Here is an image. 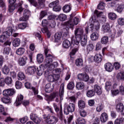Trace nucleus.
<instances>
[{
	"instance_id": "774afa93",
	"label": "nucleus",
	"mask_w": 124,
	"mask_h": 124,
	"mask_svg": "<svg viewBox=\"0 0 124 124\" xmlns=\"http://www.w3.org/2000/svg\"><path fill=\"white\" fill-rule=\"evenodd\" d=\"M58 66V62H54L53 63H52L51 65H50L49 68H50L51 70L52 69H54L55 67H57Z\"/></svg>"
},
{
	"instance_id": "423d86ee",
	"label": "nucleus",
	"mask_w": 124,
	"mask_h": 124,
	"mask_svg": "<svg viewBox=\"0 0 124 124\" xmlns=\"http://www.w3.org/2000/svg\"><path fill=\"white\" fill-rule=\"evenodd\" d=\"M53 105L55 112L57 113V116L58 118H59L61 121H62L63 119V114H62V105H61L60 108L55 103H53Z\"/></svg>"
},
{
	"instance_id": "4c0bfd02",
	"label": "nucleus",
	"mask_w": 124,
	"mask_h": 124,
	"mask_svg": "<svg viewBox=\"0 0 124 124\" xmlns=\"http://www.w3.org/2000/svg\"><path fill=\"white\" fill-rule=\"evenodd\" d=\"M18 63L19 65L23 66L26 64V58L24 57H20L18 60Z\"/></svg>"
},
{
	"instance_id": "f3484780",
	"label": "nucleus",
	"mask_w": 124,
	"mask_h": 124,
	"mask_svg": "<svg viewBox=\"0 0 124 124\" xmlns=\"http://www.w3.org/2000/svg\"><path fill=\"white\" fill-rule=\"evenodd\" d=\"M54 90V85H51V83H47L46 85L45 91L46 93H51Z\"/></svg>"
},
{
	"instance_id": "3c124183",
	"label": "nucleus",
	"mask_w": 124,
	"mask_h": 124,
	"mask_svg": "<svg viewBox=\"0 0 124 124\" xmlns=\"http://www.w3.org/2000/svg\"><path fill=\"white\" fill-rule=\"evenodd\" d=\"M47 15V11H42L40 14L39 19L42 20L43 19L45 16Z\"/></svg>"
},
{
	"instance_id": "0e129e2a",
	"label": "nucleus",
	"mask_w": 124,
	"mask_h": 124,
	"mask_svg": "<svg viewBox=\"0 0 124 124\" xmlns=\"http://www.w3.org/2000/svg\"><path fill=\"white\" fill-rule=\"evenodd\" d=\"M23 15L26 17H28V18H29L31 15V11H30L29 10H25L24 11Z\"/></svg>"
},
{
	"instance_id": "a18cd8bd",
	"label": "nucleus",
	"mask_w": 124,
	"mask_h": 124,
	"mask_svg": "<svg viewBox=\"0 0 124 124\" xmlns=\"http://www.w3.org/2000/svg\"><path fill=\"white\" fill-rule=\"evenodd\" d=\"M105 89L106 91H110L112 89V83L110 82L107 81L106 82Z\"/></svg>"
},
{
	"instance_id": "69168bd1",
	"label": "nucleus",
	"mask_w": 124,
	"mask_h": 124,
	"mask_svg": "<svg viewBox=\"0 0 124 124\" xmlns=\"http://www.w3.org/2000/svg\"><path fill=\"white\" fill-rule=\"evenodd\" d=\"M33 121L36 124H40V123L41 122V118L37 116H35V119Z\"/></svg>"
},
{
	"instance_id": "ddd939ff",
	"label": "nucleus",
	"mask_w": 124,
	"mask_h": 124,
	"mask_svg": "<svg viewBox=\"0 0 124 124\" xmlns=\"http://www.w3.org/2000/svg\"><path fill=\"white\" fill-rule=\"evenodd\" d=\"M23 99H24V96L22 94L18 95L16 102L15 103V105L16 107L21 105L22 104V102L23 101Z\"/></svg>"
},
{
	"instance_id": "9d476101",
	"label": "nucleus",
	"mask_w": 124,
	"mask_h": 124,
	"mask_svg": "<svg viewBox=\"0 0 124 124\" xmlns=\"http://www.w3.org/2000/svg\"><path fill=\"white\" fill-rule=\"evenodd\" d=\"M13 65L11 64H9L7 65H5L2 68V72L5 75H7L9 72H10V69L13 67Z\"/></svg>"
},
{
	"instance_id": "c03bdc74",
	"label": "nucleus",
	"mask_w": 124,
	"mask_h": 124,
	"mask_svg": "<svg viewBox=\"0 0 124 124\" xmlns=\"http://www.w3.org/2000/svg\"><path fill=\"white\" fill-rule=\"evenodd\" d=\"M116 78L118 80H124V72H121L118 73Z\"/></svg>"
},
{
	"instance_id": "473e14b6",
	"label": "nucleus",
	"mask_w": 124,
	"mask_h": 124,
	"mask_svg": "<svg viewBox=\"0 0 124 124\" xmlns=\"http://www.w3.org/2000/svg\"><path fill=\"white\" fill-rule=\"evenodd\" d=\"M27 28V23H22L18 24L17 27H16V30H25Z\"/></svg>"
},
{
	"instance_id": "c756f323",
	"label": "nucleus",
	"mask_w": 124,
	"mask_h": 124,
	"mask_svg": "<svg viewBox=\"0 0 124 124\" xmlns=\"http://www.w3.org/2000/svg\"><path fill=\"white\" fill-rule=\"evenodd\" d=\"M20 43H21V40L18 38H15L13 41V45L14 47H18L20 45Z\"/></svg>"
},
{
	"instance_id": "680f3d73",
	"label": "nucleus",
	"mask_w": 124,
	"mask_h": 124,
	"mask_svg": "<svg viewBox=\"0 0 124 124\" xmlns=\"http://www.w3.org/2000/svg\"><path fill=\"white\" fill-rule=\"evenodd\" d=\"M113 66L116 70H118L119 68H121V64H120V63H119V62H114L113 64Z\"/></svg>"
},
{
	"instance_id": "2eb2a0df",
	"label": "nucleus",
	"mask_w": 124,
	"mask_h": 124,
	"mask_svg": "<svg viewBox=\"0 0 124 124\" xmlns=\"http://www.w3.org/2000/svg\"><path fill=\"white\" fill-rule=\"evenodd\" d=\"M14 31V28H13V27H8L5 29V31H4L3 33L4 34L8 35V36H10V35H12V33H13Z\"/></svg>"
},
{
	"instance_id": "2f4dec72",
	"label": "nucleus",
	"mask_w": 124,
	"mask_h": 124,
	"mask_svg": "<svg viewBox=\"0 0 124 124\" xmlns=\"http://www.w3.org/2000/svg\"><path fill=\"white\" fill-rule=\"evenodd\" d=\"M76 87L78 90H83L85 88V84L83 82H78L77 83Z\"/></svg>"
},
{
	"instance_id": "09e8293b",
	"label": "nucleus",
	"mask_w": 124,
	"mask_h": 124,
	"mask_svg": "<svg viewBox=\"0 0 124 124\" xmlns=\"http://www.w3.org/2000/svg\"><path fill=\"white\" fill-rule=\"evenodd\" d=\"M108 18L110 20H115L117 18V15L114 13H109L108 14Z\"/></svg>"
},
{
	"instance_id": "79ce46f5",
	"label": "nucleus",
	"mask_w": 124,
	"mask_h": 124,
	"mask_svg": "<svg viewBox=\"0 0 124 124\" xmlns=\"http://www.w3.org/2000/svg\"><path fill=\"white\" fill-rule=\"evenodd\" d=\"M95 92L93 90H89L86 93V95L88 97H93L94 96Z\"/></svg>"
},
{
	"instance_id": "a19ab883",
	"label": "nucleus",
	"mask_w": 124,
	"mask_h": 124,
	"mask_svg": "<svg viewBox=\"0 0 124 124\" xmlns=\"http://www.w3.org/2000/svg\"><path fill=\"white\" fill-rule=\"evenodd\" d=\"M75 64L77 66H82L83 65V60L81 58L77 59L75 61Z\"/></svg>"
},
{
	"instance_id": "412c9836",
	"label": "nucleus",
	"mask_w": 124,
	"mask_h": 124,
	"mask_svg": "<svg viewBox=\"0 0 124 124\" xmlns=\"http://www.w3.org/2000/svg\"><path fill=\"white\" fill-rule=\"evenodd\" d=\"M108 120V115L107 113L104 112L100 116V121L102 123H106Z\"/></svg>"
},
{
	"instance_id": "8fccbe9b",
	"label": "nucleus",
	"mask_w": 124,
	"mask_h": 124,
	"mask_svg": "<svg viewBox=\"0 0 124 124\" xmlns=\"http://www.w3.org/2000/svg\"><path fill=\"white\" fill-rule=\"evenodd\" d=\"M75 87V85H74V82L71 81L68 84L67 86V89L68 90H73Z\"/></svg>"
},
{
	"instance_id": "f704fd0d",
	"label": "nucleus",
	"mask_w": 124,
	"mask_h": 124,
	"mask_svg": "<svg viewBox=\"0 0 124 124\" xmlns=\"http://www.w3.org/2000/svg\"><path fill=\"white\" fill-rule=\"evenodd\" d=\"M76 124H86V120L81 117H78L76 121Z\"/></svg>"
},
{
	"instance_id": "4d7b16f0",
	"label": "nucleus",
	"mask_w": 124,
	"mask_h": 124,
	"mask_svg": "<svg viewBox=\"0 0 124 124\" xmlns=\"http://www.w3.org/2000/svg\"><path fill=\"white\" fill-rule=\"evenodd\" d=\"M117 23L120 26L124 25V18H119L117 19Z\"/></svg>"
},
{
	"instance_id": "0eeeda50",
	"label": "nucleus",
	"mask_w": 124,
	"mask_h": 124,
	"mask_svg": "<svg viewBox=\"0 0 124 124\" xmlns=\"http://www.w3.org/2000/svg\"><path fill=\"white\" fill-rule=\"evenodd\" d=\"M78 79L79 81H85V82H88L89 79H90L89 76L86 73L78 74L77 76Z\"/></svg>"
},
{
	"instance_id": "6e6552de",
	"label": "nucleus",
	"mask_w": 124,
	"mask_h": 124,
	"mask_svg": "<svg viewBox=\"0 0 124 124\" xmlns=\"http://www.w3.org/2000/svg\"><path fill=\"white\" fill-rule=\"evenodd\" d=\"M79 22H80V19L78 17H75L74 18L69 21L68 25L70 28H72L74 27V26L78 25Z\"/></svg>"
},
{
	"instance_id": "f8f14e48",
	"label": "nucleus",
	"mask_w": 124,
	"mask_h": 124,
	"mask_svg": "<svg viewBox=\"0 0 124 124\" xmlns=\"http://www.w3.org/2000/svg\"><path fill=\"white\" fill-rule=\"evenodd\" d=\"M104 68L105 70L108 71V72H112L114 70V66L110 62L106 63L104 64Z\"/></svg>"
},
{
	"instance_id": "bb28decb",
	"label": "nucleus",
	"mask_w": 124,
	"mask_h": 124,
	"mask_svg": "<svg viewBox=\"0 0 124 124\" xmlns=\"http://www.w3.org/2000/svg\"><path fill=\"white\" fill-rule=\"evenodd\" d=\"M71 45V43H70V41L68 40H65L62 43V46L63 48H65V49L69 48Z\"/></svg>"
},
{
	"instance_id": "c9c22d12",
	"label": "nucleus",
	"mask_w": 124,
	"mask_h": 124,
	"mask_svg": "<svg viewBox=\"0 0 124 124\" xmlns=\"http://www.w3.org/2000/svg\"><path fill=\"white\" fill-rule=\"evenodd\" d=\"M37 61L39 63H41L44 61V57L42 54H38L37 55Z\"/></svg>"
},
{
	"instance_id": "de8ad7c7",
	"label": "nucleus",
	"mask_w": 124,
	"mask_h": 124,
	"mask_svg": "<svg viewBox=\"0 0 124 124\" xmlns=\"http://www.w3.org/2000/svg\"><path fill=\"white\" fill-rule=\"evenodd\" d=\"M124 9V5L123 4H120L117 8L116 11L118 12V13H122L123 12V10Z\"/></svg>"
},
{
	"instance_id": "4468645a",
	"label": "nucleus",
	"mask_w": 124,
	"mask_h": 124,
	"mask_svg": "<svg viewBox=\"0 0 124 124\" xmlns=\"http://www.w3.org/2000/svg\"><path fill=\"white\" fill-rule=\"evenodd\" d=\"M25 87L27 89H31L33 92L34 94H38V90L36 89L35 87H31V84L30 82H26L25 83Z\"/></svg>"
},
{
	"instance_id": "72a5a7b5",
	"label": "nucleus",
	"mask_w": 124,
	"mask_h": 124,
	"mask_svg": "<svg viewBox=\"0 0 124 124\" xmlns=\"http://www.w3.org/2000/svg\"><path fill=\"white\" fill-rule=\"evenodd\" d=\"M18 79L19 81H22V80H24L26 78V76H25V74L22 72H19L17 74Z\"/></svg>"
},
{
	"instance_id": "bf43d9fd",
	"label": "nucleus",
	"mask_w": 124,
	"mask_h": 124,
	"mask_svg": "<svg viewBox=\"0 0 124 124\" xmlns=\"http://www.w3.org/2000/svg\"><path fill=\"white\" fill-rule=\"evenodd\" d=\"M29 20V17L23 15V16L19 19L20 22H26Z\"/></svg>"
},
{
	"instance_id": "cd10ccee",
	"label": "nucleus",
	"mask_w": 124,
	"mask_h": 124,
	"mask_svg": "<svg viewBox=\"0 0 124 124\" xmlns=\"http://www.w3.org/2000/svg\"><path fill=\"white\" fill-rule=\"evenodd\" d=\"M25 51V48L19 47L16 50V55H18V56H22V55H24Z\"/></svg>"
},
{
	"instance_id": "5701e85b",
	"label": "nucleus",
	"mask_w": 124,
	"mask_h": 124,
	"mask_svg": "<svg viewBox=\"0 0 124 124\" xmlns=\"http://www.w3.org/2000/svg\"><path fill=\"white\" fill-rule=\"evenodd\" d=\"M61 38H62V33L58 32L54 35V42H60L61 41Z\"/></svg>"
},
{
	"instance_id": "6ab92c4d",
	"label": "nucleus",
	"mask_w": 124,
	"mask_h": 124,
	"mask_svg": "<svg viewBox=\"0 0 124 124\" xmlns=\"http://www.w3.org/2000/svg\"><path fill=\"white\" fill-rule=\"evenodd\" d=\"M102 58L101 54L98 53L96 54L93 57L94 61H95V62H97V63H99L102 61Z\"/></svg>"
},
{
	"instance_id": "9b49d317",
	"label": "nucleus",
	"mask_w": 124,
	"mask_h": 124,
	"mask_svg": "<svg viewBox=\"0 0 124 124\" xmlns=\"http://www.w3.org/2000/svg\"><path fill=\"white\" fill-rule=\"evenodd\" d=\"M63 94H64V84L62 83L60 86L59 95L60 97V101L62 102L63 99Z\"/></svg>"
},
{
	"instance_id": "393cba45",
	"label": "nucleus",
	"mask_w": 124,
	"mask_h": 124,
	"mask_svg": "<svg viewBox=\"0 0 124 124\" xmlns=\"http://www.w3.org/2000/svg\"><path fill=\"white\" fill-rule=\"evenodd\" d=\"M102 30L104 32H109V31H111L110 25L108 23H106L103 25Z\"/></svg>"
},
{
	"instance_id": "6e6d98bb",
	"label": "nucleus",
	"mask_w": 124,
	"mask_h": 124,
	"mask_svg": "<svg viewBox=\"0 0 124 124\" xmlns=\"http://www.w3.org/2000/svg\"><path fill=\"white\" fill-rule=\"evenodd\" d=\"M15 85L16 89H17V90H20V89H21L23 86V85L22 84V82L18 80L16 82Z\"/></svg>"
},
{
	"instance_id": "ea45409f",
	"label": "nucleus",
	"mask_w": 124,
	"mask_h": 124,
	"mask_svg": "<svg viewBox=\"0 0 124 124\" xmlns=\"http://www.w3.org/2000/svg\"><path fill=\"white\" fill-rule=\"evenodd\" d=\"M59 2H60V1L58 0L53 1L49 4V7H50V8H54L56 6H57L58 5H59Z\"/></svg>"
},
{
	"instance_id": "20e7f679",
	"label": "nucleus",
	"mask_w": 124,
	"mask_h": 124,
	"mask_svg": "<svg viewBox=\"0 0 124 124\" xmlns=\"http://www.w3.org/2000/svg\"><path fill=\"white\" fill-rule=\"evenodd\" d=\"M64 113L68 115L69 113H72L75 111V105L73 103L65 104L64 106Z\"/></svg>"
},
{
	"instance_id": "a878e982",
	"label": "nucleus",
	"mask_w": 124,
	"mask_h": 124,
	"mask_svg": "<svg viewBox=\"0 0 124 124\" xmlns=\"http://www.w3.org/2000/svg\"><path fill=\"white\" fill-rule=\"evenodd\" d=\"M5 83L8 86L9 85H12V83H13V80L12 79V78L11 77H6L5 78Z\"/></svg>"
},
{
	"instance_id": "b1692460",
	"label": "nucleus",
	"mask_w": 124,
	"mask_h": 124,
	"mask_svg": "<svg viewBox=\"0 0 124 124\" xmlns=\"http://www.w3.org/2000/svg\"><path fill=\"white\" fill-rule=\"evenodd\" d=\"M1 101L3 103L7 104V103H11V99L10 98L6 95L1 98Z\"/></svg>"
},
{
	"instance_id": "864d4df0",
	"label": "nucleus",
	"mask_w": 124,
	"mask_h": 124,
	"mask_svg": "<svg viewBox=\"0 0 124 124\" xmlns=\"http://www.w3.org/2000/svg\"><path fill=\"white\" fill-rule=\"evenodd\" d=\"M94 48V46H93V44H90L88 46H87V51L88 52H92Z\"/></svg>"
},
{
	"instance_id": "7ed1b4c3",
	"label": "nucleus",
	"mask_w": 124,
	"mask_h": 124,
	"mask_svg": "<svg viewBox=\"0 0 124 124\" xmlns=\"http://www.w3.org/2000/svg\"><path fill=\"white\" fill-rule=\"evenodd\" d=\"M43 118L47 124H56L59 122V118L55 115L47 116L46 114H44Z\"/></svg>"
},
{
	"instance_id": "7c9ffc66",
	"label": "nucleus",
	"mask_w": 124,
	"mask_h": 124,
	"mask_svg": "<svg viewBox=\"0 0 124 124\" xmlns=\"http://www.w3.org/2000/svg\"><path fill=\"white\" fill-rule=\"evenodd\" d=\"M78 106L79 109H84L86 107V103L83 100H80L78 101Z\"/></svg>"
},
{
	"instance_id": "e2e57ef3",
	"label": "nucleus",
	"mask_w": 124,
	"mask_h": 124,
	"mask_svg": "<svg viewBox=\"0 0 124 124\" xmlns=\"http://www.w3.org/2000/svg\"><path fill=\"white\" fill-rule=\"evenodd\" d=\"M68 100L71 102H73V103H75L77 100L76 97H75V96H70L68 97Z\"/></svg>"
},
{
	"instance_id": "f03ea898",
	"label": "nucleus",
	"mask_w": 124,
	"mask_h": 124,
	"mask_svg": "<svg viewBox=\"0 0 124 124\" xmlns=\"http://www.w3.org/2000/svg\"><path fill=\"white\" fill-rule=\"evenodd\" d=\"M45 77H47V81L49 82H55L60 78L59 75L53 74L51 71L46 70L44 74Z\"/></svg>"
},
{
	"instance_id": "a211bd4d",
	"label": "nucleus",
	"mask_w": 124,
	"mask_h": 124,
	"mask_svg": "<svg viewBox=\"0 0 124 124\" xmlns=\"http://www.w3.org/2000/svg\"><path fill=\"white\" fill-rule=\"evenodd\" d=\"M94 92L96 93L98 95H100L102 93V90H101V87L97 84L94 85Z\"/></svg>"
},
{
	"instance_id": "aec40b11",
	"label": "nucleus",
	"mask_w": 124,
	"mask_h": 124,
	"mask_svg": "<svg viewBox=\"0 0 124 124\" xmlns=\"http://www.w3.org/2000/svg\"><path fill=\"white\" fill-rule=\"evenodd\" d=\"M35 71H36V68L34 66L28 67L27 69V72L29 75L34 74Z\"/></svg>"
},
{
	"instance_id": "5fc2aeb1",
	"label": "nucleus",
	"mask_w": 124,
	"mask_h": 124,
	"mask_svg": "<svg viewBox=\"0 0 124 124\" xmlns=\"http://www.w3.org/2000/svg\"><path fill=\"white\" fill-rule=\"evenodd\" d=\"M67 18L66 15L64 14H61L59 16V19L60 21H65Z\"/></svg>"
},
{
	"instance_id": "e433bc0d",
	"label": "nucleus",
	"mask_w": 124,
	"mask_h": 124,
	"mask_svg": "<svg viewBox=\"0 0 124 124\" xmlns=\"http://www.w3.org/2000/svg\"><path fill=\"white\" fill-rule=\"evenodd\" d=\"M80 40L81 46L85 47L87 45V37L86 36H82V38H80Z\"/></svg>"
},
{
	"instance_id": "603ef678",
	"label": "nucleus",
	"mask_w": 124,
	"mask_h": 124,
	"mask_svg": "<svg viewBox=\"0 0 124 124\" xmlns=\"http://www.w3.org/2000/svg\"><path fill=\"white\" fill-rule=\"evenodd\" d=\"M98 9L100 10H103L105 8V4L104 2H101L97 6Z\"/></svg>"
},
{
	"instance_id": "052dcab7",
	"label": "nucleus",
	"mask_w": 124,
	"mask_h": 124,
	"mask_svg": "<svg viewBox=\"0 0 124 124\" xmlns=\"http://www.w3.org/2000/svg\"><path fill=\"white\" fill-rule=\"evenodd\" d=\"M123 122H124V118H118L115 121L114 124H121Z\"/></svg>"
},
{
	"instance_id": "39448f33",
	"label": "nucleus",
	"mask_w": 124,
	"mask_h": 124,
	"mask_svg": "<svg viewBox=\"0 0 124 124\" xmlns=\"http://www.w3.org/2000/svg\"><path fill=\"white\" fill-rule=\"evenodd\" d=\"M28 1L30 2L31 4L39 9L44 8L45 6L44 2H45V0H38V3L34 0H28Z\"/></svg>"
},
{
	"instance_id": "f257e3e1",
	"label": "nucleus",
	"mask_w": 124,
	"mask_h": 124,
	"mask_svg": "<svg viewBox=\"0 0 124 124\" xmlns=\"http://www.w3.org/2000/svg\"><path fill=\"white\" fill-rule=\"evenodd\" d=\"M84 31L81 28H78L75 31V35L76 37V41L75 40H72V44H76L78 45L81 41V38L84 36Z\"/></svg>"
},
{
	"instance_id": "dca6fc26",
	"label": "nucleus",
	"mask_w": 124,
	"mask_h": 124,
	"mask_svg": "<svg viewBox=\"0 0 124 124\" xmlns=\"http://www.w3.org/2000/svg\"><path fill=\"white\" fill-rule=\"evenodd\" d=\"M45 62V66L49 68L50 66H51L52 63H53V57L46 58Z\"/></svg>"
},
{
	"instance_id": "338daca9",
	"label": "nucleus",
	"mask_w": 124,
	"mask_h": 124,
	"mask_svg": "<svg viewBox=\"0 0 124 124\" xmlns=\"http://www.w3.org/2000/svg\"><path fill=\"white\" fill-rule=\"evenodd\" d=\"M49 25V22L47 20V19H44L42 22V27H47Z\"/></svg>"
},
{
	"instance_id": "c85d7f7f",
	"label": "nucleus",
	"mask_w": 124,
	"mask_h": 124,
	"mask_svg": "<svg viewBox=\"0 0 124 124\" xmlns=\"http://www.w3.org/2000/svg\"><path fill=\"white\" fill-rule=\"evenodd\" d=\"M44 66V65L41 64L39 66L38 68H37V74L39 76H41L43 74V67Z\"/></svg>"
},
{
	"instance_id": "13d9d810",
	"label": "nucleus",
	"mask_w": 124,
	"mask_h": 124,
	"mask_svg": "<svg viewBox=\"0 0 124 124\" xmlns=\"http://www.w3.org/2000/svg\"><path fill=\"white\" fill-rule=\"evenodd\" d=\"M78 47L73 49L72 51L70 53V57L72 58V56L76 54V52H78Z\"/></svg>"
},
{
	"instance_id": "49530a36",
	"label": "nucleus",
	"mask_w": 124,
	"mask_h": 124,
	"mask_svg": "<svg viewBox=\"0 0 124 124\" xmlns=\"http://www.w3.org/2000/svg\"><path fill=\"white\" fill-rule=\"evenodd\" d=\"M92 40L95 41L98 39V34L96 32L93 33L91 35Z\"/></svg>"
},
{
	"instance_id": "1a4fd4ad",
	"label": "nucleus",
	"mask_w": 124,
	"mask_h": 124,
	"mask_svg": "<svg viewBox=\"0 0 124 124\" xmlns=\"http://www.w3.org/2000/svg\"><path fill=\"white\" fill-rule=\"evenodd\" d=\"M16 93V91H15V89L13 88H10L8 89L4 90L3 91V95H13L15 93Z\"/></svg>"
},
{
	"instance_id": "58836bf2",
	"label": "nucleus",
	"mask_w": 124,
	"mask_h": 124,
	"mask_svg": "<svg viewBox=\"0 0 124 124\" xmlns=\"http://www.w3.org/2000/svg\"><path fill=\"white\" fill-rule=\"evenodd\" d=\"M62 10L63 12L68 13V12H70V10H71V7H70L69 5H65L62 8Z\"/></svg>"
},
{
	"instance_id": "37998d69",
	"label": "nucleus",
	"mask_w": 124,
	"mask_h": 124,
	"mask_svg": "<svg viewBox=\"0 0 124 124\" xmlns=\"http://www.w3.org/2000/svg\"><path fill=\"white\" fill-rule=\"evenodd\" d=\"M108 40L109 38H108V36H105L101 38V43L102 44H107V43H108Z\"/></svg>"
},
{
	"instance_id": "4be33fe9",
	"label": "nucleus",
	"mask_w": 124,
	"mask_h": 124,
	"mask_svg": "<svg viewBox=\"0 0 124 124\" xmlns=\"http://www.w3.org/2000/svg\"><path fill=\"white\" fill-rule=\"evenodd\" d=\"M124 104H123V103H119L117 105L116 109L117 111V112H121V113H124Z\"/></svg>"
}]
</instances>
